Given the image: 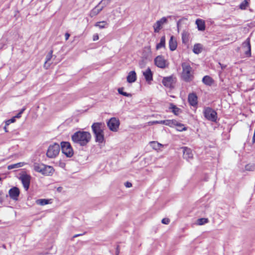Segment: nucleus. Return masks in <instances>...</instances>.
<instances>
[{
    "label": "nucleus",
    "mask_w": 255,
    "mask_h": 255,
    "mask_svg": "<svg viewBox=\"0 0 255 255\" xmlns=\"http://www.w3.org/2000/svg\"><path fill=\"white\" fill-rule=\"evenodd\" d=\"M245 169L247 171H254L255 169V164L254 163H249L245 166Z\"/></svg>",
    "instance_id": "34"
},
{
    "label": "nucleus",
    "mask_w": 255,
    "mask_h": 255,
    "mask_svg": "<svg viewBox=\"0 0 255 255\" xmlns=\"http://www.w3.org/2000/svg\"><path fill=\"white\" fill-rule=\"evenodd\" d=\"M151 144L153 148L156 150L158 149L159 148V146H162L161 144H160L156 141L151 142Z\"/></svg>",
    "instance_id": "38"
},
{
    "label": "nucleus",
    "mask_w": 255,
    "mask_h": 255,
    "mask_svg": "<svg viewBox=\"0 0 255 255\" xmlns=\"http://www.w3.org/2000/svg\"><path fill=\"white\" fill-rule=\"evenodd\" d=\"M170 222V220L168 218H163L161 221V223L165 225H168Z\"/></svg>",
    "instance_id": "42"
},
{
    "label": "nucleus",
    "mask_w": 255,
    "mask_h": 255,
    "mask_svg": "<svg viewBox=\"0 0 255 255\" xmlns=\"http://www.w3.org/2000/svg\"><path fill=\"white\" fill-rule=\"evenodd\" d=\"M250 0H244L239 5V8L242 10H246L250 5Z\"/></svg>",
    "instance_id": "29"
},
{
    "label": "nucleus",
    "mask_w": 255,
    "mask_h": 255,
    "mask_svg": "<svg viewBox=\"0 0 255 255\" xmlns=\"http://www.w3.org/2000/svg\"><path fill=\"white\" fill-rule=\"evenodd\" d=\"M197 100V96L195 93L193 92L188 95V101L191 106H196L198 104Z\"/></svg>",
    "instance_id": "14"
},
{
    "label": "nucleus",
    "mask_w": 255,
    "mask_h": 255,
    "mask_svg": "<svg viewBox=\"0 0 255 255\" xmlns=\"http://www.w3.org/2000/svg\"><path fill=\"white\" fill-rule=\"evenodd\" d=\"M243 49L244 50V52H245V50H247V48H243Z\"/></svg>",
    "instance_id": "57"
},
{
    "label": "nucleus",
    "mask_w": 255,
    "mask_h": 255,
    "mask_svg": "<svg viewBox=\"0 0 255 255\" xmlns=\"http://www.w3.org/2000/svg\"><path fill=\"white\" fill-rule=\"evenodd\" d=\"M60 150V145L57 143H54L49 146L46 152V156L49 158H54L58 155Z\"/></svg>",
    "instance_id": "5"
},
{
    "label": "nucleus",
    "mask_w": 255,
    "mask_h": 255,
    "mask_svg": "<svg viewBox=\"0 0 255 255\" xmlns=\"http://www.w3.org/2000/svg\"><path fill=\"white\" fill-rule=\"evenodd\" d=\"M1 180V178L0 177V181Z\"/></svg>",
    "instance_id": "58"
},
{
    "label": "nucleus",
    "mask_w": 255,
    "mask_h": 255,
    "mask_svg": "<svg viewBox=\"0 0 255 255\" xmlns=\"http://www.w3.org/2000/svg\"><path fill=\"white\" fill-rule=\"evenodd\" d=\"M175 79L176 78L173 75L165 77L162 79V83L165 87L171 88L173 87Z\"/></svg>",
    "instance_id": "9"
},
{
    "label": "nucleus",
    "mask_w": 255,
    "mask_h": 255,
    "mask_svg": "<svg viewBox=\"0 0 255 255\" xmlns=\"http://www.w3.org/2000/svg\"><path fill=\"white\" fill-rule=\"evenodd\" d=\"M85 233L84 234H76V235H75L74 236H73V238H76V237H78L79 236H82L83 235H84Z\"/></svg>",
    "instance_id": "51"
},
{
    "label": "nucleus",
    "mask_w": 255,
    "mask_h": 255,
    "mask_svg": "<svg viewBox=\"0 0 255 255\" xmlns=\"http://www.w3.org/2000/svg\"><path fill=\"white\" fill-rule=\"evenodd\" d=\"M165 125L172 127L171 126V120H165Z\"/></svg>",
    "instance_id": "44"
},
{
    "label": "nucleus",
    "mask_w": 255,
    "mask_h": 255,
    "mask_svg": "<svg viewBox=\"0 0 255 255\" xmlns=\"http://www.w3.org/2000/svg\"><path fill=\"white\" fill-rule=\"evenodd\" d=\"M182 72L181 73V80L186 83H190L194 79V70L191 67L189 63L183 62L181 64Z\"/></svg>",
    "instance_id": "2"
},
{
    "label": "nucleus",
    "mask_w": 255,
    "mask_h": 255,
    "mask_svg": "<svg viewBox=\"0 0 255 255\" xmlns=\"http://www.w3.org/2000/svg\"><path fill=\"white\" fill-rule=\"evenodd\" d=\"M153 124H159V121H153Z\"/></svg>",
    "instance_id": "54"
},
{
    "label": "nucleus",
    "mask_w": 255,
    "mask_h": 255,
    "mask_svg": "<svg viewBox=\"0 0 255 255\" xmlns=\"http://www.w3.org/2000/svg\"><path fill=\"white\" fill-rule=\"evenodd\" d=\"M203 50V46L201 44L196 43L194 45L193 51L195 54L200 53Z\"/></svg>",
    "instance_id": "24"
},
{
    "label": "nucleus",
    "mask_w": 255,
    "mask_h": 255,
    "mask_svg": "<svg viewBox=\"0 0 255 255\" xmlns=\"http://www.w3.org/2000/svg\"><path fill=\"white\" fill-rule=\"evenodd\" d=\"M112 0H102L99 3V4H103V6H106L108 4H109Z\"/></svg>",
    "instance_id": "39"
},
{
    "label": "nucleus",
    "mask_w": 255,
    "mask_h": 255,
    "mask_svg": "<svg viewBox=\"0 0 255 255\" xmlns=\"http://www.w3.org/2000/svg\"><path fill=\"white\" fill-rule=\"evenodd\" d=\"M177 46V41L174 36L172 35L170 36V38L169 41V47L171 51H174Z\"/></svg>",
    "instance_id": "19"
},
{
    "label": "nucleus",
    "mask_w": 255,
    "mask_h": 255,
    "mask_svg": "<svg viewBox=\"0 0 255 255\" xmlns=\"http://www.w3.org/2000/svg\"><path fill=\"white\" fill-rule=\"evenodd\" d=\"M124 87L119 88L118 89V91L119 93L124 96L127 97H131L132 96V95L130 93H128L127 92H124Z\"/></svg>",
    "instance_id": "30"
},
{
    "label": "nucleus",
    "mask_w": 255,
    "mask_h": 255,
    "mask_svg": "<svg viewBox=\"0 0 255 255\" xmlns=\"http://www.w3.org/2000/svg\"><path fill=\"white\" fill-rule=\"evenodd\" d=\"M52 54H53V50H51L48 54L46 55V61L44 63V67L48 69L50 66V64L48 63V62L50 61L52 57Z\"/></svg>",
    "instance_id": "25"
},
{
    "label": "nucleus",
    "mask_w": 255,
    "mask_h": 255,
    "mask_svg": "<svg viewBox=\"0 0 255 255\" xmlns=\"http://www.w3.org/2000/svg\"><path fill=\"white\" fill-rule=\"evenodd\" d=\"M107 126L111 130L116 131L120 126V121L116 118H112L107 122Z\"/></svg>",
    "instance_id": "7"
},
{
    "label": "nucleus",
    "mask_w": 255,
    "mask_h": 255,
    "mask_svg": "<svg viewBox=\"0 0 255 255\" xmlns=\"http://www.w3.org/2000/svg\"><path fill=\"white\" fill-rule=\"evenodd\" d=\"M252 142L253 143H255V132H254V134L253 137Z\"/></svg>",
    "instance_id": "50"
},
{
    "label": "nucleus",
    "mask_w": 255,
    "mask_h": 255,
    "mask_svg": "<svg viewBox=\"0 0 255 255\" xmlns=\"http://www.w3.org/2000/svg\"><path fill=\"white\" fill-rule=\"evenodd\" d=\"M92 129L95 136V140L99 143L104 141V129L105 124L103 123H94L92 125Z\"/></svg>",
    "instance_id": "3"
},
{
    "label": "nucleus",
    "mask_w": 255,
    "mask_h": 255,
    "mask_svg": "<svg viewBox=\"0 0 255 255\" xmlns=\"http://www.w3.org/2000/svg\"><path fill=\"white\" fill-rule=\"evenodd\" d=\"M25 109L24 108L21 109L19 112L14 117H15V118H19L21 117V114L23 113V112L25 111Z\"/></svg>",
    "instance_id": "41"
},
{
    "label": "nucleus",
    "mask_w": 255,
    "mask_h": 255,
    "mask_svg": "<svg viewBox=\"0 0 255 255\" xmlns=\"http://www.w3.org/2000/svg\"><path fill=\"white\" fill-rule=\"evenodd\" d=\"M165 47V36L164 35L161 37L160 42L156 45V49L157 50L161 48Z\"/></svg>",
    "instance_id": "28"
},
{
    "label": "nucleus",
    "mask_w": 255,
    "mask_h": 255,
    "mask_svg": "<svg viewBox=\"0 0 255 255\" xmlns=\"http://www.w3.org/2000/svg\"><path fill=\"white\" fill-rule=\"evenodd\" d=\"M159 124L165 125V120L159 121Z\"/></svg>",
    "instance_id": "53"
},
{
    "label": "nucleus",
    "mask_w": 255,
    "mask_h": 255,
    "mask_svg": "<svg viewBox=\"0 0 255 255\" xmlns=\"http://www.w3.org/2000/svg\"><path fill=\"white\" fill-rule=\"evenodd\" d=\"M125 185L126 187L129 188L132 186V184L130 182L128 181L125 183Z\"/></svg>",
    "instance_id": "47"
},
{
    "label": "nucleus",
    "mask_w": 255,
    "mask_h": 255,
    "mask_svg": "<svg viewBox=\"0 0 255 255\" xmlns=\"http://www.w3.org/2000/svg\"><path fill=\"white\" fill-rule=\"evenodd\" d=\"M209 222V220L208 218H200L197 220V224L199 225H203L206 223H207Z\"/></svg>",
    "instance_id": "33"
},
{
    "label": "nucleus",
    "mask_w": 255,
    "mask_h": 255,
    "mask_svg": "<svg viewBox=\"0 0 255 255\" xmlns=\"http://www.w3.org/2000/svg\"><path fill=\"white\" fill-rule=\"evenodd\" d=\"M219 64H220V66H221V69H222V70H224V69H225V68H226V65H223V64H221L220 63H219Z\"/></svg>",
    "instance_id": "48"
},
{
    "label": "nucleus",
    "mask_w": 255,
    "mask_h": 255,
    "mask_svg": "<svg viewBox=\"0 0 255 255\" xmlns=\"http://www.w3.org/2000/svg\"><path fill=\"white\" fill-rule=\"evenodd\" d=\"M154 63L157 67L161 69H164L167 66L166 61L162 55L157 56L154 59Z\"/></svg>",
    "instance_id": "10"
},
{
    "label": "nucleus",
    "mask_w": 255,
    "mask_h": 255,
    "mask_svg": "<svg viewBox=\"0 0 255 255\" xmlns=\"http://www.w3.org/2000/svg\"><path fill=\"white\" fill-rule=\"evenodd\" d=\"M243 48H247V50H245V55L247 57H251V45L250 43V38L248 37L242 44Z\"/></svg>",
    "instance_id": "12"
},
{
    "label": "nucleus",
    "mask_w": 255,
    "mask_h": 255,
    "mask_svg": "<svg viewBox=\"0 0 255 255\" xmlns=\"http://www.w3.org/2000/svg\"><path fill=\"white\" fill-rule=\"evenodd\" d=\"M19 179L21 180L24 189L27 191L30 183V175L27 174H23L19 177Z\"/></svg>",
    "instance_id": "8"
},
{
    "label": "nucleus",
    "mask_w": 255,
    "mask_h": 255,
    "mask_svg": "<svg viewBox=\"0 0 255 255\" xmlns=\"http://www.w3.org/2000/svg\"><path fill=\"white\" fill-rule=\"evenodd\" d=\"M62 152L67 157H71L74 154L73 148L69 142L62 141L60 143Z\"/></svg>",
    "instance_id": "6"
},
{
    "label": "nucleus",
    "mask_w": 255,
    "mask_h": 255,
    "mask_svg": "<svg viewBox=\"0 0 255 255\" xmlns=\"http://www.w3.org/2000/svg\"><path fill=\"white\" fill-rule=\"evenodd\" d=\"M188 34L186 32L182 33V41L183 43H186L188 41Z\"/></svg>",
    "instance_id": "32"
},
{
    "label": "nucleus",
    "mask_w": 255,
    "mask_h": 255,
    "mask_svg": "<svg viewBox=\"0 0 255 255\" xmlns=\"http://www.w3.org/2000/svg\"><path fill=\"white\" fill-rule=\"evenodd\" d=\"M54 171L53 167L44 164L41 174L45 176L51 175Z\"/></svg>",
    "instance_id": "16"
},
{
    "label": "nucleus",
    "mask_w": 255,
    "mask_h": 255,
    "mask_svg": "<svg viewBox=\"0 0 255 255\" xmlns=\"http://www.w3.org/2000/svg\"><path fill=\"white\" fill-rule=\"evenodd\" d=\"M119 246L117 247V255H118L119 253V251H118Z\"/></svg>",
    "instance_id": "55"
},
{
    "label": "nucleus",
    "mask_w": 255,
    "mask_h": 255,
    "mask_svg": "<svg viewBox=\"0 0 255 255\" xmlns=\"http://www.w3.org/2000/svg\"><path fill=\"white\" fill-rule=\"evenodd\" d=\"M183 157L186 160L189 161L190 159H192L193 154L192 150L187 147H182Z\"/></svg>",
    "instance_id": "13"
},
{
    "label": "nucleus",
    "mask_w": 255,
    "mask_h": 255,
    "mask_svg": "<svg viewBox=\"0 0 255 255\" xmlns=\"http://www.w3.org/2000/svg\"><path fill=\"white\" fill-rule=\"evenodd\" d=\"M151 54V51L150 47L147 48H144V49L143 51V58H145L147 59L148 56Z\"/></svg>",
    "instance_id": "31"
},
{
    "label": "nucleus",
    "mask_w": 255,
    "mask_h": 255,
    "mask_svg": "<svg viewBox=\"0 0 255 255\" xmlns=\"http://www.w3.org/2000/svg\"><path fill=\"white\" fill-rule=\"evenodd\" d=\"M71 139L74 143L84 146L90 142L91 135L88 131L79 130L71 136Z\"/></svg>",
    "instance_id": "1"
},
{
    "label": "nucleus",
    "mask_w": 255,
    "mask_h": 255,
    "mask_svg": "<svg viewBox=\"0 0 255 255\" xmlns=\"http://www.w3.org/2000/svg\"><path fill=\"white\" fill-rule=\"evenodd\" d=\"M127 82L129 83L134 82L136 80V74L134 71L129 72L127 77Z\"/></svg>",
    "instance_id": "20"
},
{
    "label": "nucleus",
    "mask_w": 255,
    "mask_h": 255,
    "mask_svg": "<svg viewBox=\"0 0 255 255\" xmlns=\"http://www.w3.org/2000/svg\"><path fill=\"white\" fill-rule=\"evenodd\" d=\"M177 128H178L177 129L179 131H182L187 130V128L184 127V126L183 127H177Z\"/></svg>",
    "instance_id": "43"
},
{
    "label": "nucleus",
    "mask_w": 255,
    "mask_h": 255,
    "mask_svg": "<svg viewBox=\"0 0 255 255\" xmlns=\"http://www.w3.org/2000/svg\"><path fill=\"white\" fill-rule=\"evenodd\" d=\"M20 194V190L17 187H13L8 191V195L10 199L14 201H17Z\"/></svg>",
    "instance_id": "11"
},
{
    "label": "nucleus",
    "mask_w": 255,
    "mask_h": 255,
    "mask_svg": "<svg viewBox=\"0 0 255 255\" xmlns=\"http://www.w3.org/2000/svg\"><path fill=\"white\" fill-rule=\"evenodd\" d=\"M44 167V164L35 162L33 164L34 170L39 173H41L42 168Z\"/></svg>",
    "instance_id": "26"
},
{
    "label": "nucleus",
    "mask_w": 255,
    "mask_h": 255,
    "mask_svg": "<svg viewBox=\"0 0 255 255\" xmlns=\"http://www.w3.org/2000/svg\"><path fill=\"white\" fill-rule=\"evenodd\" d=\"M36 203L37 204L43 206L49 204V200L45 199H38L36 201Z\"/></svg>",
    "instance_id": "35"
},
{
    "label": "nucleus",
    "mask_w": 255,
    "mask_h": 255,
    "mask_svg": "<svg viewBox=\"0 0 255 255\" xmlns=\"http://www.w3.org/2000/svg\"><path fill=\"white\" fill-rule=\"evenodd\" d=\"M204 117L208 121L216 122L218 118L217 113L210 107H205L203 110Z\"/></svg>",
    "instance_id": "4"
},
{
    "label": "nucleus",
    "mask_w": 255,
    "mask_h": 255,
    "mask_svg": "<svg viewBox=\"0 0 255 255\" xmlns=\"http://www.w3.org/2000/svg\"><path fill=\"white\" fill-rule=\"evenodd\" d=\"M143 75L148 83H150L153 80V73L149 67H148L145 71L143 72Z\"/></svg>",
    "instance_id": "17"
},
{
    "label": "nucleus",
    "mask_w": 255,
    "mask_h": 255,
    "mask_svg": "<svg viewBox=\"0 0 255 255\" xmlns=\"http://www.w3.org/2000/svg\"><path fill=\"white\" fill-rule=\"evenodd\" d=\"M63 189V188L62 187H58L57 188V191L59 192H60L62 191Z\"/></svg>",
    "instance_id": "49"
},
{
    "label": "nucleus",
    "mask_w": 255,
    "mask_h": 255,
    "mask_svg": "<svg viewBox=\"0 0 255 255\" xmlns=\"http://www.w3.org/2000/svg\"><path fill=\"white\" fill-rule=\"evenodd\" d=\"M99 35L98 34H95L93 36V41L98 40L99 39Z\"/></svg>",
    "instance_id": "46"
},
{
    "label": "nucleus",
    "mask_w": 255,
    "mask_h": 255,
    "mask_svg": "<svg viewBox=\"0 0 255 255\" xmlns=\"http://www.w3.org/2000/svg\"><path fill=\"white\" fill-rule=\"evenodd\" d=\"M94 25L96 27H98L100 29H103L107 28L109 24L106 21H102L96 22Z\"/></svg>",
    "instance_id": "27"
},
{
    "label": "nucleus",
    "mask_w": 255,
    "mask_h": 255,
    "mask_svg": "<svg viewBox=\"0 0 255 255\" xmlns=\"http://www.w3.org/2000/svg\"><path fill=\"white\" fill-rule=\"evenodd\" d=\"M99 5L100 4H98L90 11L89 15L91 17H93L97 15L103 10L104 6H102L101 7L99 8Z\"/></svg>",
    "instance_id": "18"
},
{
    "label": "nucleus",
    "mask_w": 255,
    "mask_h": 255,
    "mask_svg": "<svg viewBox=\"0 0 255 255\" xmlns=\"http://www.w3.org/2000/svg\"><path fill=\"white\" fill-rule=\"evenodd\" d=\"M169 109L171 110L172 112L176 116H178L180 113L182 112V110L177 107L173 103L170 104Z\"/></svg>",
    "instance_id": "21"
},
{
    "label": "nucleus",
    "mask_w": 255,
    "mask_h": 255,
    "mask_svg": "<svg viewBox=\"0 0 255 255\" xmlns=\"http://www.w3.org/2000/svg\"><path fill=\"white\" fill-rule=\"evenodd\" d=\"M167 19L165 17H162L160 19L157 21L154 26V30L155 32H158L161 29V25L166 23Z\"/></svg>",
    "instance_id": "15"
},
{
    "label": "nucleus",
    "mask_w": 255,
    "mask_h": 255,
    "mask_svg": "<svg viewBox=\"0 0 255 255\" xmlns=\"http://www.w3.org/2000/svg\"><path fill=\"white\" fill-rule=\"evenodd\" d=\"M15 121V117H12L10 119L5 122V126H8L11 123H13Z\"/></svg>",
    "instance_id": "40"
},
{
    "label": "nucleus",
    "mask_w": 255,
    "mask_h": 255,
    "mask_svg": "<svg viewBox=\"0 0 255 255\" xmlns=\"http://www.w3.org/2000/svg\"><path fill=\"white\" fill-rule=\"evenodd\" d=\"M2 195H3V192L2 191H0V204H2L3 201V199L2 197Z\"/></svg>",
    "instance_id": "45"
},
{
    "label": "nucleus",
    "mask_w": 255,
    "mask_h": 255,
    "mask_svg": "<svg viewBox=\"0 0 255 255\" xmlns=\"http://www.w3.org/2000/svg\"><path fill=\"white\" fill-rule=\"evenodd\" d=\"M7 126H5L4 128V130L6 132H8V130H7V128H6V127Z\"/></svg>",
    "instance_id": "56"
},
{
    "label": "nucleus",
    "mask_w": 255,
    "mask_h": 255,
    "mask_svg": "<svg viewBox=\"0 0 255 255\" xmlns=\"http://www.w3.org/2000/svg\"><path fill=\"white\" fill-rule=\"evenodd\" d=\"M22 166V163L19 162L16 164H11L8 166L7 169L10 170L14 168H18Z\"/></svg>",
    "instance_id": "36"
},
{
    "label": "nucleus",
    "mask_w": 255,
    "mask_h": 255,
    "mask_svg": "<svg viewBox=\"0 0 255 255\" xmlns=\"http://www.w3.org/2000/svg\"><path fill=\"white\" fill-rule=\"evenodd\" d=\"M213 79L209 76H205L202 79V82L208 86H211L213 83Z\"/></svg>",
    "instance_id": "23"
},
{
    "label": "nucleus",
    "mask_w": 255,
    "mask_h": 255,
    "mask_svg": "<svg viewBox=\"0 0 255 255\" xmlns=\"http://www.w3.org/2000/svg\"><path fill=\"white\" fill-rule=\"evenodd\" d=\"M70 36V34L68 33H66L65 34V39L66 40H67Z\"/></svg>",
    "instance_id": "52"
},
{
    "label": "nucleus",
    "mask_w": 255,
    "mask_h": 255,
    "mask_svg": "<svg viewBox=\"0 0 255 255\" xmlns=\"http://www.w3.org/2000/svg\"><path fill=\"white\" fill-rule=\"evenodd\" d=\"M171 126L172 127H173L174 126H176L177 127H183L184 125L178 123L175 120H171Z\"/></svg>",
    "instance_id": "37"
},
{
    "label": "nucleus",
    "mask_w": 255,
    "mask_h": 255,
    "mask_svg": "<svg viewBox=\"0 0 255 255\" xmlns=\"http://www.w3.org/2000/svg\"><path fill=\"white\" fill-rule=\"evenodd\" d=\"M196 24L199 30L203 31L205 29V21L201 19H197L196 20Z\"/></svg>",
    "instance_id": "22"
}]
</instances>
